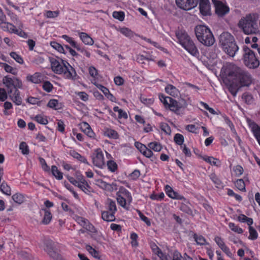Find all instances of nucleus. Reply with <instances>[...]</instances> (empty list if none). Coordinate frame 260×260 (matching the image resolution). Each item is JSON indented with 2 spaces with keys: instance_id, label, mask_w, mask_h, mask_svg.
<instances>
[{
  "instance_id": "2f4dec72",
  "label": "nucleus",
  "mask_w": 260,
  "mask_h": 260,
  "mask_svg": "<svg viewBox=\"0 0 260 260\" xmlns=\"http://www.w3.org/2000/svg\"><path fill=\"white\" fill-rule=\"evenodd\" d=\"M105 136L112 139H117L118 135L117 132L114 129L110 128H106L104 132Z\"/></svg>"
},
{
  "instance_id": "603ef678",
  "label": "nucleus",
  "mask_w": 260,
  "mask_h": 260,
  "mask_svg": "<svg viewBox=\"0 0 260 260\" xmlns=\"http://www.w3.org/2000/svg\"><path fill=\"white\" fill-rule=\"evenodd\" d=\"M19 149L21 150L22 153L24 155L28 154L29 152L28 147L24 142H22L20 144Z\"/></svg>"
},
{
  "instance_id": "f8f14e48",
  "label": "nucleus",
  "mask_w": 260,
  "mask_h": 260,
  "mask_svg": "<svg viewBox=\"0 0 260 260\" xmlns=\"http://www.w3.org/2000/svg\"><path fill=\"white\" fill-rule=\"evenodd\" d=\"M91 157L92 162L96 167L102 168L105 165L104 154L101 149L95 150Z\"/></svg>"
},
{
  "instance_id": "412c9836",
  "label": "nucleus",
  "mask_w": 260,
  "mask_h": 260,
  "mask_svg": "<svg viewBox=\"0 0 260 260\" xmlns=\"http://www.w3.org/2000/svg\"><path fill=\"white\" fill-rule=\"evenodd\" d=\"M9 96L16 105H20L22 104V99L20 96V92L18 89L14 91L12 93L9 94Z\"/></svg>"
},
{
  "instance_id": "e433bc0d",
  "label": "nucleus",
  "mask_w": 260,
  "mask_h": 260,
  "mask_svg": "<svg viewBox=\"0 0 260 260\" xmlns=\"http://www.w3.org/2000/svg\"><path fill=\"white\" fill-rule=\"evenodd\" d=\"M242 98L245 103L247 104H251L254 102V99L252 95L248 92L244 93L242 95Z\"/></svg>"
},
{
  "instance_id": "4c0bfd02",
  "label": "nucleus",
  "mask_w": 260,
  "mask_h": 260,
  "mask_svg": "<svg viewBox=\"0 0 260 260\" xmlns=\"http://www.w3.org/2000/svg\"><path fill=\"white\" fill-rule=\"evenodd\" d=\"M35 119L37 122L41 124L46 125L48 122L47 117L41 114L36 115Z\"/></svg>"
},
{
  "instance_id": "69168bd1",
  "label": "nucleus",
  "mask_w": 260,
  "mask_h": 260,
  "mask_svg": "<svg viewBox=\"0 0 260 260\" xmlns=\"http://www.w3.org/2000/svg\"><path fill=\"white\" fill-rule=\"evenodd\" d=\"M161 129L167 135H170L171 133L170 127L167 123H163L160 126Z\"/></svg>"
},
{
  "instance_id": "58836bf2",
  "label": "nucleus",
  "mask_w": 260,
  "mask_h": 260,
  "mask_svg": "<svg viewBox=\"0 0 260 260\" xmlns=\"http://www.w3.org/2000/svg\"><path fill=\"white\" fill-rule=\"evenodd\" d=\"M0 190L7 195L11 194V188L5 182H3L0 186Z\"/></svg>"
},
{
  "instance_id": "de8ad7c7",
  "label": "nucleus",
  "mask_w": 260,
  "mask_h": 260,
  "mask_svg": "<svg viewBox=\"0 0 260 260\" xmlns=\"http://www.w3.org/2000/svg\"><path fill=\"white\" fill-rule=\"evenodd\" d=\"M229 228L233 232L238 233L242 234L243 232V230L239 227L238 225H236L234 223L230 222L229 223Z\"/></svg>"
},
{
  "instance_id": "cd10ccee",
  "label": "nucleus",
  "mask_w": 260,
  "mask_h": 260,
  "mask_svg": "<svg viewBox=\"0 0 260 260\" xmlns=\"http://www.w3.org/2000/svg\"><path fill=\"white\" fill-rule=\"evenodd\" d=\"M119 31L122 35L130 39L133 38L135 36H136V34L134 31L127 27L121 28Z\"/></svg>"
},
{
  "instance_id": "a878e982",
  "label": "nucleus",
  "mask_w": 260,
  "mask_h": 260,
  "mask_svg": "<svg viewBox=\"0 0 260 260\" xmlns=\"http://www.w3.org/2000/svg\"><path fill=\"white\" fill-rule=\"evenodd\" d=\"M69 154L72 157L79 160L81 162H83L85 164L89 165V163L86 158L84 156L80 155L79 153H78L75 150L70 151Z\"/></svg>"
},
{
  "instance_id": "393cba45",
  "label": "nucleus",
  "mask_w": 260,
  "mask_h": 260,
  "mask_svg": "<svg viewBox=\"0 0 260 260\" xmlns=\"http://www.w3.org/2000/svg\"><path fill=\"white\" fill-rule=\"evenodd\" d=\"M251 126L253 135L260 145V127L254 122L251 123Z\"/></svg>"
},
{
  "instance_id": "f3484780",
  "label": "nucleus",
  "mask_w": 260,
  "mask_h": 260,
  "mask_svg": "<svg viewBox=\"0 0 260 260\" xmlns=\"http://www.w3.org/2000/svg\"><path fill=\"white\" fill-rule=\"evenodd\" d=\"M165 191L167 194L173 199L180 200L184 199V197L179 194L178 192L175 191L169 185L165 186Z\"/></svg>"
},
{
  "instance_id": "dca6fc26",
  "label": "nucleus",
  "mask_w": 260,
  "mask_h": 260,
  "mask_svg": "<svg viewBox=\"0 0 260 260\" xmlns=\"http://www.w3.org/2000/svg\"><path fill=\"white\" fill-rule=\"evenodd\" d=\"M97 184L100 187L109 192L117 189V185L114 183L109 184L103 180L99 179L97 180Z\"/></svg>"
},
{
  "instance_id": "338daca9",
  "label": "nucleus",
  "mask_w": 260,
  "mask_h": 260,
  "mask_svg": "<svg viewBox=\"0 0 260 260\" xmlns=\"http://www.w3.org/2000/svg\"><path fill=\"white\" fill-rule=\"evenodd\" d=\"M165 197V194L163 192H161L159 194H152L150 196V198L153 200L160 201Z\"/></svg>"
},
{
  "instance_id": "9b49d317",
  "label": "nucleus",
  "mask_w": 260,
  "mask_h": 260,
  "mask_svg": "<svg viewBox=\"0 0 260 260\" xmlns=\"http://www.w3.org/2000/svg\"><path fill=\"white\" fill-rule=\"evenodd\" d=\"M199 2V0H176L177 6L185 11L190 10L195 8Z\"/></svg>"
},
{
  "instance_id": "49530a36",
  "label": "nucleus",
  "mask_w": 260,
  "mask_h": 260,
  "mask_svg": "<svg viewBox=\"0 0 260 260\" xmlns=\"http://www.w3.org/2000/svg\"><path fill=\"white\" fill-rule=\"evenodd\" d=\"M149 147L155 151H160L162 149L161 145L157 142H151L148 144Z\"/></svg>"
},
{
  "instance_id": "13d9d810",
  "label": "nucleus",
  "mask_w": 260,
  "mask_h": 260,
  "mask_svg": "<svg viewBox=\"0 0 260 260\" xmlns=\"http://www.w3.org/2000/svg\"><path fill=\"white\" fill-rule=\"evenodd\" d=\"M48 255L54 260H60L61 256L56 252L54 249L51 250L47 253Z\"/></svg>"
},
{
  "instance_id": "864d4df0",
  "label": "nucleus",
  "mask_w": 260,
  "mask_h": 260,
  "mask_svg": "<svg viewBox=\"0 0 260 260\" xmlns=\"http://www.w3.org/2000/svg\"><path fill=\"white\" fill-rule=\"evenodd\" d=\"M10 55L12 58L15 59L16 61H17L18 63L20 64H23V63L24 62L23 58L16 52H12L10 53Z\"/></svg>"
},
{
  "instance_id": "1a4fd4ad",
  "label": "nucleus",
  "mask_w": 260,
  "mask_h": 260,
  "mask_svg": "<svg viewBox=\"0 0 260 260\" xmlns=\"http://www.w3.org/2000/svg\"><path fill=\"white\" fill-rule=\"evenodd\" d=\"M243 62L244 64L249 69L257 68L259 65V61L255 56L254 52L249 48H243Z\"/></svg>"
},
{
  "instance_id": "6ab92c4d",
  "label": "nucleus",
  "mask_w": 260,
  "mask_h": 260,
  "mask_svg": "<svg viewBox=\"0 0 260 260\" xmlns=\"http://www.w3.org/2000/svg\"><path fill=\"white\" fill-rule=\"evenodd\" d=\"M166 92L170 95L175 98L180 95L179 90L172 85L169 84L165 87Z\"/></svg>"
},
{
  "instance_id": "4468645a",
  "label": "nucleus",
  "mask_w": 260,
  "mask_h": 260,
  "mask_svg": "<svg viewBox=\"0 0 260 260\" xmlns=\"http://www.w3.org/2000/svg\"><path fill=\"white\" fill-rule=\"evenodd\" d=\"M182 200H183L184 202L181 204L180 210L186 214L193 217L196 213V210L193 211L192 209L191 204L185 198L184 199H182Z\"/></svg>"
},
{
  "instance_id": "423d86ee",
  "label": "nucleus",
  "mask_w": 260,
  "mask_h": 260,
  "mask_svg": "<svg viewBox=\"0 0 260 260\" xmlns=\"http://www.w3.org/2000/svg\"><path fill=\"white\" fill-rule=\"evenodd\" d=\"M176 35L181 46L190 54L194 56L199 55L196 46L187 32L183 30H179L176 32Z\"/></svg>"
},
{
  "instance_id": "0e129e2a",
  "label": "nucleus",
  "mask_w": 260,
  "mask_h": 260,
  "mask_svg": "<svg viewBox=\"0 0 260 260\" xmlns=\"http://www.w3.org/2000/svg\"><path fill=\"white\" fill-rule=\"evenodd\" d=\"M233 170H234V172L235 173V175L237 176H241L243 174V169L240 165H237V166H235L234 167Z\"/></svg>"
},
{
  "instance_id": "bf43d9fd",
  "label": "nucleus",
  "mask_w": 260,
  "mask_h": 260,
  "mask_svg": "<svg viewBox=\"0 0 260 260\" xmlns=\"http://www.w3.org/2000/svg\"><path fill=\"white\" fill-rule=\"evenodd\" d=\"M141 102L145 105H151L153 103L154 100L152 98H146L144 96L140 97Z\"/></svg>"
},
{
  "instance_id": "4d7b16f0",
  "label": "nucleus",
  "mask_w": 260,
  "mask_h": 260,
  "mask_svg": "<svg viewBox=\"0 0 260 260\" xmlns=\"http://www.w3.org/2000/svg\"><path fill=\"white\" fill-rule=\"evenodd\" d=\"M3 67L4 68L6 72L8 73H12L13 75H15L17 73L16 70L15 69L13 68L12 67L10 66V65L6 63H3Z\"/></svg>"
},
{
  "instance_id": "f704fd0d",
  "label": "nucleus",
  "mask_w": 260,
  "mask_h": 260,
  "mask_svg": "<svg viewBox=\"0 0 260 260\" xmlns=\"http://www.w3.org/2000/svg\"><path fill=\"white\" fill-rule=\"evenodd\" d=\"M47 106L55 110L61 108V105L59 103L58 100L55 99L50 100L47 104Z\"/></svg>"
},
{
  "instance_id": "8fccbe9b",
  "label": "nucleus",
  "mask_w": 260,
  "mask_h": 260,
  "mask_svg": "<svg viewBox=\"0 0 260 260\" xmlns=\"http://www.w3.org/2000/svg\"><path fill=\"white\" fill-rule=\"evenodd\" d=\"M50 45L60 53H64V48L60 44L56 42H51Z\"/></svg>"
},
{
  "instance_id": "c85d7f7f",
  "label": "nucleus",
  "mask_w": 260,
  "mask_h": 260,
  "mask_svg": "<svg viewBox=\"0 0 260 260\" xmlns=\"http://www.w3.org/2000/svg\"><path fill=\"white\" fill-rule=\"evenodd\" d=\"M12 199L15 203L21 204L25 201V197L23 194L16 193L13 195Z\"/></svg>"
},
{
  "instance_id": "a211bd4d",
  "label": "nucleus",
  "mask_w": 260,
  "mask_h": 260,
  "mask_svg": "<svg viewBox=\"0 0 260 260\" xmlns=\"http://www.w3.org/2000/svg\"><path fill=\"white\" fill-rule=\"evenodd\" d=\"M83 182L78 181L76 186L79 187L86 194H89L91 192V188L85 179L82 180Z\"/></svg>"
},
{
  "instance_id": "774afa93",
  "label": "nucleus",
  "mask_w": 260,
  "mask_h": 260,
  "mask_svg": "<svg viewBox=\"0 0 260 260\" xmlns=\"http://www.w3.org/2000/svg\"><path fill=\"white\" fill-rule=\"evenodd\" d=\"M135 146L142 153H143L147 148L145 145L138 142H135Z\"/></svg>"
},
{
  "instance_id": "7c9ffc66",
  "label": "nucleus",
  "mask_w": 260,
  "mask_h": 260,
  "mask_svg": "<svg viewBox=\"0 0 260 260\" xmlns=\"http://www.w3.org/2000/svg\"><path fill=\"white\" fill-rule=\"evenodd\" d=\"M238 220L240 222L246 223L248 225H251L253 223V219L251 218L248 217L242 214L239 215Z\"/></svg>"
},
{
  "instance_id": "c9c22d12",
  "label": "nucleus",
  "mask_w": 260,
  "mask_h": 260,
  "mask_svg": "<svg viewBox=\"0 0 260 260\" xmlns=\"http://www.w3.org/2000/svg\"><path fill=\"white\" fill-rule=\"evenodd\" d=\"M51 172L53 175L58 180H61L63 178L62 173L59 171L56 166H52Z\"/></svg>"
},
{
  "instance_id": "3c124183",
  "label": "nucleus",
  "mask_w": 260,
  "mask_h": 260,
  "mask_svg": "<svg viewBox=\"0 0 260 260\" xmlns=\"http://www.w3.org/2000/svg\"><path fill=\"white\" fill-rule=\"evenodd\" d=\"M107 167L109 171L112 172H115L117 169V165L113 160H109L107 161Z\"/></svg>"
},
{
  "instance_id": "5701e85b",
  "label": "nucleus",
  "mask_w": 260,
  "mask_h": 260,
  "mask_svg": "<svg viewBox=\"0 0 260 260\" xmlns=\"http://www.w3.org/2000/svg\"><path fill=\"white\" fill-rule=\"evenodd\" d=\"M115 213L109 211H104L102 213V219L106 221H113L115 220Z\"/></svg>"
},
{
  "instance_id": "5fc2aeb1",
  "label": "nucleus",
  "mask_w": 260,
  "mask_h": 260,
  "mask_svg": "<svg viewBox=\"0 0 260 260\" xmlns=\"http://www.w3.org/2000/svg\"><path fill=\"white\" fill-rule=\"evenodd\" d=\"M59 11H47L44 15L46 17L48 18H53L57 17L59 15Z\"/></svg>"
},
{
  "instance_id": "680f3d73",
  "label": "nucleus",
  "mask_w": 260,
  "mask_h": 260,
  "mask_svg": "<svg viewBox=\"0 0 260 260\" xmlns=\"http://www.w3.org/2000/svg\"><path fill=\"white\" fill-rule=\"evenodd\" d=\"M43 88L45 91L49 92L52 90L53 85L50 82L45 81L43 84Z\"/></svg>"
},
{
  "instance_id": "473e14b6",
  "label": "nucleus",
  "mask_w": 260,
  "mask_h": 260,
  "mask_svg": "<svg viewBox=\"0 0 260 260\" xmlns=\"http://www.w3.org/2000/svg\"><path fill=\"white\" fill-rule=\"evenodd\" d=\"M44 249L47 253L51 250L54 249V244L52 240L49 239H45L44 241Z\"/></svg>"
},
{
  "instance_id": "72a5a7b5",
  "label": "nucleus",
  "mask_w": 260,
  "mask_h": 260,
  "mask_svg": "<svg viewBox=\"0 0 260 260\" xmlns=\"http://www.w3.org/2000/svg\"><path fill=\"white\" fill-rule=\"evenodd\" d=\"M107 209L108 211L115 213L117 211L115 202L110 199H108L107 203Z\"/></svg>"
},
{
  "instance_id": "bb28decb",
  "label": "nucleus",
  "mask_w": 260,
  "mask_h": 260,
  "mask_svg": "<svg viewBox=\"0 0 260 260\" xmlns=\"http://www.w3.org/2000/svg\"><path fill=\"white\" fill-rule=\"evenodd\" d=\"M203 159L211 165L216 167H220L221 165L220 161L212 156H205L203 157Z\"/></svg>"
},
{
  "instance_id": "20e7f679",
  "label": "nucleus",
  "mask_w": 260,
  "mask_h": 260,
  "mask_svg": "<svg viewBox=\"0 0 260 260\" xmlns=\"http://www.w3.org/2000/svg\"><path fill=\"white\" fill-rule=\"evenodd\" d=\"M219 43L224 52L232 57L239 49L234 37L228 32H223L220 35Z\"/></svg>"
},
{
  "instance_id": "c756f323",
  "label": "nucleus",
  "mask_w": 260,
  "mask_h": 260,
  "mask_svg": "<svg viewBox=\"0 0 260 260\" xmlns=\"http://www.w3.org/2000/svg\"><path fill=\"white\" fill-rule=\"evenodd\" d=\"M62 38L64 39L67 42L70 43L72 47L76 48L77 50H80V45H78L75 41H74L72 38L66 35H64L62 36Z\"/></svg>"
},
{
  "instance_id": "ea45409f",
  "label": "nucleus",
  "mask_w": 260,
  "mask_h": 260,
  "mask_svg": "<svg viewBox=\"0 0 260 260\" xmlns=\"http://www.w3.org/2000/svg\"><path fill=\"white\" fill-rule=\"evenodd\" d=\"M83 228L89 233L96 232L95 227L87 219L86 223H84V225H83Z\"/></svg>"
},
{
  "instance_id": "e2e57ef3",
  "label": "nucleus",
  "mask_w": 260,
  "mask_h": 260,
  "mask_svg": "<svg viewBox=\"0 0 260 260\" xmlns=\"http://www.w3.org/2000/svg\"><path fill=\"white\" fill-rule=\"evenodd\" d=\"M151 59H150L148 57L145 56L143 55H138L137 56L136 60L138 62L140 63H144L145 60H150Z\"/></svg>"
},
{
  "instance_id": "09e8293b",
  "label": "nucleus",
  "mask_w": 260,
  "mask_h": 260,
  "mask_svg": "<svg viewBox=\"0 0 260 260\" xmlns=\"http://www.w3.org/2000/svg\"><path fill=\"white\" fill-rule=\"evenodd\" d=\"M27 79L29 81L36 84L39 83L41 81L39 74L38 73H36L33 75L28 76Z\"/></svg>"
},
{
  "instance_id": "052dcab7",
  "label": "nucleus",
  "mask_w": 260,
  "mask_h": 260,
  "mask_svg": "<svg viewBox=\"0 0 260 260\" xmlns=\"http://www.w3.org/2000/svg\"><path fill=\"white\" fill-rule=\"evenodd\" d=\"M137 211L141 219L148 226H150L151 222L149 218L143 214L140 211L138 210Z\"/></svg>"
},
{
  "instance_id": "a18cd8bd",
  "label": "nucleus",
  "mask_w": 260,
  "mask_h": 260,
  "mask_svg": "<svg viewBox=\"0 0 260 260\" xmlns=\"http://www.w3.org/2000/svg\"><path fill=\"white\" fill-rule=\"evenodd\" d=\"M174 140L176 144L181 146L184 142V138L182 135L176 134L174 136Z\"/></svg>"
},
{
  "instance_id": "f03ea898",
  "label": "nucleus",
  "mask_w": 260,
  "mask_h": 260,
  "mask_svg": "<svg viewBox=\"0 0 260 260\" xmlns=\"http://www.w3.org/2000/svg\"><path fill=\"white\" fill-rule=\"evenodd\" d=\"M52 70L56 74H62L64 78L76 79L77 73L74 69L67 61L60 58H50Z\"/></svg>"
},
{
  "instance_id": "39448f33",
  "label": "nucleus",
  "mask_w": 260,
  "mask_h": 260,
  "mask_svg": "<svg viewBox=\"0 0 260 260\" xmlns=\"http://www.w3.org/2000/svg\"><path fill=\"white\" fill-rule=\"evenodd\" d=\"M159 99L166 108H168L177 115L183 114L182 109L185 108L187 105L185 100L182 101L183 103H180L172 98L166 96L163 94H160Z\"/></svg>"
},
{
  "instance_id": "ddd939ff",
  "label": "nucleus",
  "mask_w": 260,
  "mask_h": 260,
  "mask_svg": "<svg viewBox=\"0 0 260 260\" xmlns=\"http://www.w3.org/2000/svg\"><path fill=\"white\" fill-rule=\"evenodd\" d=\"M215 6V12L219 17H223L229 12L228 6L218 0H212Z\"/></svg>"
},
{
  "instance_id": "79ce46f5",
  "label": "nucleus",
  "mask_w": 260,
  "mask_h": 260,
  "mask_svg": "<svg viewBox=\"0 0 260 260\" xmlns=\"http://www.w3.org/2000/svg\"><path fill=\"white\" fill-rule=\"evenodd\" d=\"M235 186L238 189H239L242 191H246L245 183L243 179H237L236 180V181L235 182Z\"/></svg>"
},
{
  "instance_id": "9d476101",
  "label": "nucleus",
  "mask_w": 260,
  "mask_h": 260,
  "mask_svg": "<svg viewBox=\"0 0 260 260\" xmlns=\"http://www.w3.org/2000/svg\"><path fill=\"white\" fill-rule=\"evenodd\" d=\"M3 83L7 87L9 94L12 93L18 88H20L22 85L21 81L18 79L14 77L12 78L8 76H6L4 78Z\"/></svg>"
},
{
  "instance_id": "6e6d98bb",
  "label": "nucleus",
  "mask_w": 260,
  "mask_h": 260,
  "mask_svg": "<svg viewBox=\"0 0 260 260\" xmlns=\"http://www.w3.org/2000/svg\"><path fill=\"white\" fill-rule=\"evenodd\" d=\"M194 238L197 243L200 245H203L205 244L206 239L202 236H198L197 234H194Z\"/></svg>"
},
{
  "instance_id": "a19ab883",
  "label": "nucleus",
  "mask_w": 260,
  "mask_h": 260,
  "mask_svg": "<svg viewBox=\"0 0 260 260\" xmlns=\"http://www.w3.org/2000/svg\"><path fill=\"white\" fill-rule=\"evenodd\" d=\"M86 249L94 257L96 258H100L99 253L95 249L89 245L86 246Z\"/></svg>"
},
{
  "instance_id": "4be33fe9",
  "label": "nucleus",
  "mask_w": 260,
  "mask_h": 260,
  "mask_svg": "<svg viewBox=\"0 0 260 260\" xmlns=\"http://www.w3.org/2000/svg\"><path fill=\"white\" fill-rule=\"evenodd\" d=\"M82 131L89 137L93 138L94 133L90 127V125L87 122H83L81 125Z\"/></svg>"
},
{
  "instance_id": "7ed1b4c3",
  "label": "nucleus",
  "mask_w": 260,
  "mask_h": 260,
  "mask_svg": "<svg viewBox=\"0 0 260 260\" xmlns=\"http://www.w3.org/2000/svg\"><path fill=\"white\" fill-rule=\"evenodd\" d=\"M258 19L259 15L256 13L246 14L239 20L238 26L246 35L255 34L259 31Z\"/></svg>"
},
{
  "instance_id": "aec40b11",
  "label": "nucleus",
  "mask_w": 260,
  "mask_h": 260,
  "mask_svg": "<svg viewBox=\"0 0 260 260\" xmlns=\"http://www.w3.org/2000/svg\"><path fill=\"white\" fill-rule=\"evenodd\" d=\"M79 36L80 39L85 45H92L94 43L93 39L85 32H79Z\"/></svg>"
},
{
  "instance_id": "37998d69",
  "label": "nucleus",
  "mask_w": 260,
  "mask_h": 260,
  "mask_svg": "<svg viewBox=\"0 0 260 260\" xmlns=\"http://www.w3.org/2000/svg\"><path fill=\"white\" fill-rule=\"evenodd\" d=\"M112 16L115 19L122 21L124 19L125 14L122 11H114Z\"/></svg>"
},
{
  "instance_id": "0eeeda50",
  "label": "nucleus",
  "mask_w": 260,
  "mask_h": 260,
  "mask_svg": "<svg viewBox=\"0 0 260 260\" xmlns=\"http://www.w3.org/2000/svg\"><path fill=\"white\" fill-rule=\"evenodd\" d=\"M196 36L200 42L207 46H212L214 38L210 29L204 25H197L195 29Z\"/></svg>"
},
{
  "instance_id": "6e6552de",
  "label": "nucleus",
  "mask_w": 260,
  "mask_h": 260,
  "mask_svg": "<svg viewBox=\"0 0 260 260\" xmlns=\"http://www.w3.org/2000/svg\"><path fill=\"white\" fill-rule=\"evenodd\" d=\"M117 201L123 208L128 210L132 202V197L130 192L124 187L121 186L116 193Z\"/></svg>"
},
{
  "instance_id": "2eb2a0df",
  "label": "nucleus",
  "mask_w": 260,
  "mask_h": 260,
  "mask_svg": "<svg viewBox=\"0 0 260 260\" xmlns=\"http://www.w3.org/2000/svg\"><path fill=\"white\" fill-rule=\"evenodd\" d=\"M199 8L201 13L204 16L210 14V5L209 0H199Z\"/></svg>"
},
{
  "instance_id": "c03bdc74",
  "label": "nucleus",
  "mask_w": 260,
  "mask_h": 260,
  "mask_svg": "<svg viewBox=\"0 0 260 260\" xmlns=\"http://www.w3.org/2000/svg\"><path fill=\"white\" fill-rule=\"evenodd\" d=\"M249 236L248 237V238L249 239L254 240L257 238L258 237V234L256 232V231L252 226L250 225H249Z\"/></svg>"
},
{
  "instance_id": "b1692460",
  "label": "nucleus",
  "mask_w": 260,
  "mask_h": 260,
  "mask_svg": "<svg viewBox=\"0 0 260 260\" xmlns=\"http://www.w3.org/2000/svg\"><path fill=\"white\" fill-rule=\"evenodd\" d=\"M42 211L44 212V217L42 222L44 224H48L52 219V214L49 209H43Z\"/></svg>"
},
{
  "instance_id": "f257e3e1",
  "label": "nucleus",
  "mask_w": 260,
  "mask_h": 260,
  "mask_svg": "<svg viewBox=\"0 0 260 260\" xmlns=\"http://www.w3.org/2000/svg\"><path fill=\"white\" fill-rule=\"evenodd\" d=\"M224 80L230 84L238 83L239 86H249L252 83L251 75L246 71L232 63L224 64L221 69Z\"/></svg>"
}]
</instances>
